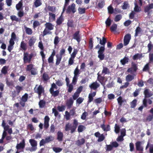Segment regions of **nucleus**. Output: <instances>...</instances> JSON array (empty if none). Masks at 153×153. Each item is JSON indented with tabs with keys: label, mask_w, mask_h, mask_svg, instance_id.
<instances>
[{
	"label": "nucleus",
	"mask_w": 153,
	"mask_h": 153,
	"mask_svg": "<svg viewBox=\"0 0 153 153\" xmlns=\"http://www.w3.org/2000/svg\"><path fill=\"white\" fill-rule=\"evenodd\" d=\"M29 142L32 147L29 148L28 150L31 152L35 151L37 149V141L34 139H31L29 140Z\"/></svg>",
	"instance_id": "1"
},
{
	"label": "nucleus",
	"mask_w": 153,
	"mask_h": 153,
	"mask_svg": "<svg viewBox=\"0 0 153 153\" xmlns=\"http://www.w3.org/2000/svg\"><path fill=\"white\" fill-rule=\"evenodd\" d=\"M33 54L32 53L28 54L25 53L24 54L23 60L25 63H30Z\"/></svg>",
	"instance_id": "2"
},
{
	"label": "nucleus",
	"mask_w": 153,
	"mask_h": 153,
	"mask_svg": "<svg viewBox=\"0 0 153 153\" xmlns=\"http://www.w3.org/2000/svg\"><path fill=\"white\" fill-rule=\"evenodd\" d=\"M105 50L104 47H101L98 53V57L100 60H103L104 58V55L103 53Z\"/></svg>",
	"instance_id": "3"
},
{
	"label": "nucleus",
	"mask_w": 153,
	"mask_h": 153,
	"mask_svg": "<svg viewBox=\"0 0 153 153\" xmlns=\"http://www.w3.org/2000/svg\"><path fill=\"white\" fill-rule=\"evenodd\" d=\"M34 91L35 92L38 94L39 97H40L41 94L43 92L44 90L41 86H38L36 85L34 88Z\"/></svg>",
	"instance_id": "4"
},
{
	"label": "nucleus",
	"mask_w": 153,
	"mask_h": 153,
	"mask_svg": "<svg viewBox=\"0 0 153 153\" xmlns=\"http://www.w3.org/2000/svg\"><path fill=\"white\" fill-rule=\"evenodd\" d=\"M131 35L129 34H126L124 37V45L126 46L129 43L131 39Z\"/></svg>",
	"instance_id": "5"
},
{
	"label": "nucleus",
	"mask_w": 153,
	"mask_h": 153,
	"mask_svg": "<svg viewBox=\"0 0 153 153\" xmlns=\"http://www.w3.org/2000/svg\"><path fill=\"white\" fill-rule=\"evenodd\" d=\"M137 69V65L135 64L132 63L131 65V67L128 68L127 70V71L131 74L134 72H135Z\"/></svg>",
	"instance_id": "6"
},
{
	"label": "nucleus",
	"mask_w": 153,
	"mask_h": 153,
	"mask_svg": "<svg viewBox=\"0 0 153 153\" xmlns=\"http://www.w3.org/2000/svg\"><path fill=\"white\" fill-rule=\"evenodd\" d=\"M78 124L77 121L74 119V120L73 125L71 126V133H73L76 130Z\"/></svg>",
	"instance_id": "7"
},
{
	"label": "nucleus",
	"mask_w": 153,
	"mask_h": 153,
	"mask_svg": "<svg viewBox=\"0 0 153 153\" xmlns=\"http://www.w3.org/2000/svg\"><path fill=\"white\" fill-rule=\"evenodd\" d=\"M72 11L73 13H74L76 11L75 9V4L73 3L71 5L69 6L67 10V12H69Z\"/></svg>",
	"instance_id": "8"
},
{
	"label": "nucleus",
	"mask_w": 153,
	"mask_h": 153,
	"mask_svg": "<svg viewBox=\"0 0 153 153\" xmlns=\"http://www.w3.org/2000/svg\"><path fill=\"white\" fill-rule=\"evenodd\" d=\"M50 118L48 116H46L44 118V127L46 129H47L49 127V122Z\"/></svg>",
	"instance_id": "9"
},
{
	"label": "nucleus",
	"mask_w": 153,
	"mask_h": 153,
	"mask_svg": "<svg viewBox=\"0 0 153 153\" xmlns=\"http://www.w3.org/2000/svg\"><path fill=\"white\" fill-rule=\"evenodd\" d=\"M25 146V142L24 140H23L22 142L19 144H18L16 146V148L17 149H23Z\"/></svg>",
	"instance_id": "10"
},
{
	"label": "nucleus",
	"mask_w": 153,
	"mask_h": 153,
	"mask_svg": "<svg viewBox=\"0 0 153 153\" xmlns=\"http://www.w3.org/2000/svg\"><path fill=\"white\" fill-rule=\"evenodd\" d=\"M14 40L12 39H10L9 41V45L8 47V50L9 52H10L13 48V46L14 44Z\"/></svg>",
	"instance_id": "11"
},
{
	"label": "nucleus",
	"mask_w": 153,
	"mask_h": 153,
	"mask_svg": "<svg viewBox=\"0 0 153 153\" xmlns=\"http://www.w3.org/2000/svg\"><path fill=\"white\" fill-rule=\"evenodd\" d=\"M99 84L96 82L92 83L91 84L89 85V86L91 89L95 90L99 87Z\"/></svg>",
	"instance_id": "12"
},
{
	"label": "nucleus",
	"mask_w": 153,
	"mask_h": 153,
	"mask_svg": "<svg viewBox=\"0 0 153 153\" xmlns=\"http://www.w3.org/2000/svg\"><path fill=\"white\" fill-rule=\"evenodd\" d=\"M141 142L140 141H138L135 143V146L136 149L138 151H143V148L141 146Z\"/></svg>",
	"instance_id": "13"
},
{
	"label": "nucleus",
	"mask_w": 153,
	"mask_h": 153,
	"mask_svg": "<svg viewBox=\"0 0 153 153\" xmlns=\"http://www.w3.org/2000/svg\"><path fill=\"white\" fill-rule=\"evenodd\" d=\"M96 94V92H94L92 93H90L88 95V103L92 102L93 99V97H94Z\"/></svg>",
	"instance_id": "14"
},
{
	"label": "nucleus",
	"mask_w": 153,
	"mask_h": 153,
	"mask_svg": "<svg viewBox=\"0 0 153 153\" xmlns=\"http://www.w3.org/2000/svg\"><path fill=\"white\" fill-rule=\"evenodd\" d=\"M153 8V4H149L145 8V12L148 13V14H149V11L151 9Z\"/></svg>",
	"instance_id": "15"
},
{
	"label": "nucleus",
	"mask_w": 153,
	"mask_h": 153,
	"mask_svg": "<svg viewBox=\"0 0 153 153\" xmlns=\"http://www.w3.org/2000/svg\"><path fill=\"white\" fill-rule=\"evenodd\" d=\"M46 28L49 30H52L53 29L54 25L50 23H47L45 25Z\"/></svg>",
	"instance_id": "16"
},
{
	"label": "nucleus",
	"mask_w": 153,
	"mask_h": 153,
	"mask_svg": "<svg viewBox=\"0 0 153 153\" xmlns=\"http://www.w3.org/2000/svg\"><path fill=\"white\" fill-rule=\"evenodd\" d=\"M57 139L59 141H61L62 140L63 134L60 131H59L57 133Z\"/></svg>",
	"instance_id": "17"
},
{
	"label": "nucleus",
	"mask_w": 153,
	"mask_h": 153,
	"mask_svg": "<svg viewBox=\"0 0 153 153\" xmlns=\"http://www.w3.org/2000/svg\"><path fill=\"white\" fill-rule=\"evenodd\" d=\"M36 39L34 37H32L28 42V44L30 47H32L33 45L36 41Z\"/></svg>",
	"instance_id": "18"
},
{
	"label": "nucleus",
	"mask_w": 153,
	"mask_h": 153,
	"mask_svg": "<svg viewBox=\"0 0 153 153\" xmlns=\"http://www.w3.org/2000/svg\"><path fill=\"white\" fill-rule=\"evenodd\" d=\"M101 127L105 131H109L110 129V126L108 125L105 126L103 124L101 125Z\"/></svg>",
	"instance_id": "19"
},
{
	"label": "nucleus",
	"mask_w": 153,
	"mask_h": 153,
	"mask_svg": "<svg viewBox=\"0 0 153 153\" xmlns=\"http://www.w3.org/2000/svg\"><path fill=\"white\" fill-rule=\"evenodd\" d=\"M73 38L74 39H76L78 42H79L80 41L79 31H77L74 33V35Z\"/></svg>",
	"instance_id": "20"
},
{
	"label": "nucleus",
	"mask_w": 153,
	"mask_h": 153,
	"mask_svg": "<svg viewBox=\"0 0 153 153\" xmlns=\"http://www.w3.org/2000/svg\"><path fill=\"white\" fill-rule=\"evenodd\" d=\"M76 108L75 107H74L73 109L71 110L70 111V114L71 116L73 117H75L77 116V115L75 112V110Z\"/></svg>",
	"instance_id": "21"
},
{
	"label": "nucleus",
	"mask_w": 153,
	"mask_h": 153,
	"mask_svg": "<svg viewBox=\"0 0 153 153\" xmlns=\"http://www.w3.org/2000/svg\"><path fill=\"white\" fill-rule=\"evenodd\" d=\"M85 142V140L83 138L77 140L76 143V144L78 146H80L83 144Z\"/></svg>",
	"instance_id": "22"
},
{
	"label": "nucleus",
	"mask_w": 153,
	"mask_h": 153,
	"mask_svg": "<svg viewBox=\"0 0 153 153\" xmlns=\"http://www.w3.org/2000/svg\"><path fill=\"white\" fill-rule=\"evenodd\" d=\"M118 103L120 105H122V103L126 102L125 100L123 99L121 97H119L117 99Z\"/></svg>",
	"instance_id": "23"
},
{
	"label": "nucleus",
	"mask_w": 153,
	"mask_h": 153,
	"mask_svg": "<svg viewBox=\"0 0 153 153\" xmlns=\"http://www.w3.org/2000/svg\"><path fill=\"white\" fill-rule=\"evenodd\" d=\"M56 65H58L60 63L62 58V56L61 55H59V54L56 55Z\"/></svg>",
	"instance_id": "24"
},
{
	"label": "nucleus",
	"mask_w": 153,
	"mask_h": 153,
	"mask_svg": "<svg viewBox=\"0 0 153 153\" xmlns=\"http://www.w3.org/2000/svg\"><path fill=\"white\" fill-rule=\"evenodd\" d=\"M143 57L142 54L137 53L133 56V59L134 60L140 59Z\"/></svg>",
	"instance_id": "25"
},
{
	"label": "nucleus",
	"mask_w": 153,
	"mask_h": 153,
	"mask_svg": "<svg viewBox=\"0 0 153 153\" xmlns=\"http://www.w3.org/2000/svg\"><path fill=\"white\" fill-rule=\"evenodd\" d=\"M2 126L4 128V131H7L9 128V126L8 125H6L5 121L4 120H3V122L1 124Z\"/></svg>",
	"instance_id": "26"
},
{
	"label": "nucleus",
	"mask_w": 153,
	"mask_h": 153,
	"mask_svg": "<svg viewBox=\"0 0 153 153\" xmlns=\"http://www.w3.org/2000/svg\"><path fill=\"white\" fill-rule=\"evenodd\" d=\"M110 73L109 70L108 68L103 66V70L102 71V74H109Z\"/></svg>",
	"instance_id": "27"
},
{
	"label": "nucleus",
	"mask_w": 153,
	"mask_h": 153,
	"mask_svg": "<svg viewBox=\"0 0 153 153\" xmlns=\"http://www.w3.org/2000/svg\"><path fill=\"white\" fill-rule=\"evenodd\" d=\"M49 19L50 22H53L54 21L55 19V14L51 13H49Z\"/></svg>",
	"instance_id": "28"
},
{
	"label": "nucleus",
	"mask_w": 153,
	"mask_h": 153,
	"mask_svg": "<svg viewBox=\"0 0 153 153\" xmlns=\"http://www.w3.org/2000/svg\"><path fill=\"white\" fill-rule=\"evenodd\" d=\"M134 79V76L130 74L127 75L126 78V80L128 82H130Z\"/></svg>",
	"instance_id": "29"
},
{
	"label": "nucleus",
	"mask_w": 153,
	"mask_h": 153,
	"mask_svg": "<svg viewBox=\"0 0 153 153\" xmlns=\"http://www.w3.org/2000/svg\"><path fill=\"white\" fill-rule=\"evenodd\" d=\"M106 39L104 37L102 38V40L101 39H100V44L102 45V47H104L105 48V44L106 43Z\"/></svg>",
	"instance_id": "30"
},
{
	"label": "nucleus",
	"mask_w": 153,
	"mask_h": 153,
	"mask_svg": "<svg viewBox=\"0 0 153 153\" xmlns=\"http://www.w3.org/2000/svg\"><path fill=\"white\" fill-rule=\"evenodd\" d=\"M134 4L135 5V7L134 8V11L137 12L140 11L141 10V9L140 7H138L137 2H134Z\"/></svg>",
	"instance_id": "31"
},
{
	"label": "nucleus",
	"mask_w": 153,
	"mask_h": 153,
	"mask_svg": "<svg viewBox=\"0 0 153 153\" xmlns=\"http://www.w3.org/2000/svg\"><path fill=\"white\" fill-rule=\"evenodd\" d=\"M145 96L146 97H149L152 95L153 94L151 93H149L147 89L145 90L144 91Z\"/></svg>",
	"instance_id": "32"
},
{
	"label": "nucleus",
	"mask_w": 153,
	"mask_h": 153,
	"mask_svg": "<svg viewBox=\"0 0 153 153\" xmlns=\"http://www.w3.org/2000/svg\"><path fill=\"white\" fill-rule=\"evenodd\" d=\"M34 5L36 7L39 6L42 4L41 0H36L34 3Z\"/></svg>",
	"instance_id": "33"
},
{
	"label": "nucleus",
	"mask_w": 153,
	"mask_h": 153,
	"mask_svg": "<svg viewBox=\"0 0 153 153\" xmlns=\"http://www.w3.org/2000/svg\"><path fill=\"white\" fill-rule=\"evenodd\" d=\"M25 28L26 32L27 34L28 35H31L32 34L33 31L31 28L27 27L25 26Z\"/></svg>",
	"instance_id": "34"
},
{
	"label": "nucleus",
	"mask_w": 153,
	"mask_h": 153,
	"mask_svg": "<svg viewBox=\"0 0 153 153\" xmlns=\"http://www.w3.org/2000/svg\"><path fill=\"white\" fill-rule=\"evenodd\" d=\"M54 137L51 136H49L46 137L45 139L47 143L50 142L51 141H52L54 140Z\"/></svg>",
	"instance_id": "35"
},
{
	"label": "nucleus",
	"mask_w": 153,
	"mask_h": 153,
	"mask_svg": "<svg viewBox=\"0 0 153 153\" xmlns=\"http://www.w3.org/2000/svg\"><path fill=\"white\" fill-rule=\"evenodd\" d=\"M50 91L51 93L54 97L57 96L59 94V91L58 90L54 91V90H53L52 89H50Z\"/></svg>",
	"instance_id": "36"
},
{
	"label": "nucleus",
	"mask_w": 153,
	"mask_h": 153,
	"mask_svg": "<svg viewBox=\"0 0 153 153\" xmlns=\"http://www.w3.org/2000/svg\"><path fill=\"white\" fill-rule=\"evenodd\" d=\"M128 58L125 57L123 59L120 60V62L123 65H124L128 62Z\"/></svg>",
	"instance_id": "37"
},
{
	"label": "nucleus",
	"mask_w": 153,
	"mask_h": 153,
	"mask_svg": "<svg viewBox=\"0 0 153 153\" xmlns=\"http://www.w3.org/2000/svg\"><path fill=\"white\" fill-rule=\"evenodd\" d=\"M8 69V67L7 66H4L3 67L1 70L2 73L4 74H6L7 73Z\"/></svg>",
	"instance_id": "38"
},
{
	"label": "nucleus",
	"mask_w": 153,
	"mask_h": 153,
	"mask_svg": "<svg viewBox=\"0 0 153 153\" xmlns=\"http://www.w3.org/2000/svg\"><path fill=\"white\" fill-rule=\"evenodd\" d=\"M113 146L110 144V145H106L105 148L106 151L109 152L111 151L113 149Z\"/></svg>",
	"instance_id": "39"
},
{
	"label": "nucleus",
	"mask_w": 153,
	"mask_h": 153,
	"mask_svg": "<svg viewBox=\"0 0 153 153\" xmlns=\"http://www.w3.org/2000/svg\"><path fill=\"white\" fill-rule=\"evenodd\" d=\"M21 48L23 50H26L27 49L26 44L24 41H22L21 43Z\"/></svg>",
	"instance_id": "40"
},
{
	"label": "nucleus",
	"mask_w": 153,
	"mask_h": 153,
	"mask_svg": "<svg viewBox=\"0 0 153 153\" xmlns=\"http://www.w3.org/2000/svg\"><path fill=\"white\" fill-rule=\"evenodd\" d=\"M33 65L32 64H30L27 66L26 68V71H31L33 68Z\"/></svg>",
	"instance_id": "41"
},
{
	"label": "nucleus",
	"mask_w": 153,
	"mask_h": 153,
	"mask_svg": "<svg viewBox=\"0 0 153 153\" xmlns=\"http://www.w3.org/2000/svg\"><path fill=\"white\" fill-rule=\"evenodd\" d=\"M80 74L79 70L78 69V66H77L74 71V76H78V75Z\"/></svg>",
	"instance_id": "42"
},
{
	"label": "nucleus",
	"mask_w": 153,
	"mask_h": 153,
	"mask_svg": "<svg viewBox=\"0 0 153 153\" xmlns=\"http://www.w3.org/2000/svg\"><path fill=\"white\" fill-rule=\"evenodd\" d=\"M85 128V127L82 125L79 126L78 128V131L79 132H82Z\"/></svg>",
	"instance_id": "43"
},
{
	"label": "nucleus",
	"mask_w": 153,
	"mask_h": 153,
	"mask_svg": "<svg viewBox=\"0 0 153 153\" xmlns=\"http://www.w3.org/2000/svg\"><path fill=\"white\" fill-rule=\"evenodd\" d=\"M53 151L56 153L59 152H61L62 149L59 147H53Z\"/></svg>",
	"instance_id": "44"
},
{
	"label": "nucleus",
	"mask_w": 153,
	"mask_h": 153,
	"mask_svg": "<svg viewBox=\"0 0 153 153\" xmlns=\"http://www.w3.org/2000/svg\"><path fill=\"white\" fill-rule=\"evenodd\" d=\"M28 95L25 94L22 97L21 100L23 102H26L27 99Z\"/></svg>",
	"instance_id": "45"
},
{
	"label": "nucleus",
	"mask_w": 153,
	"mask_h": 153,
	"mask_svg": "<svg viewBox=\"0 0 153 153\" xmlns=\"http://www.w3.org/2000/svg\"><path fill=\"white\" fill-rule=\"evenodd\" d=\"M73 103V101L71 98L67 102V105L69 107L71 106Z\"/></svg>",
	"instance_id": "46"
},
{
	"label": "nucleus",
	"mask_w": 153,
	"mask_h": 153,
	"mask_svg": "<svg viewBox=\"0 0 153 153\" xmlns=\"http://www.w3.org/2000/svg\"><path fill=\"white\" fill-rule=\"evenodd\" d=\"M16 91L18 94H19L20 91L22 90L23 88L22 87L20 86H16L15 87Z\"/></svg>",
	"instance_id": "47"
},
{
	"label": "nucleus",
	"mask_w": 153,
	"mask_h": 153,
	"mask_svg": "<svg viewBox=\"0 0 153 153\" xmlns=\"http://www.w3.org/2000/svg\"><path fill=\"white\" fill-rule=\"evenodd\" d=\"M117 25L116 24L113 25L111 27V30L112 31H115L117 28Z\"/></svg>",
	"instance_id": "48"
},
{
	"label": "nucleus",
	"mask_w": 153,
	"mask_h": 153,
	"mask_svg": "<svg viewBox=\"0 0 153 153\" xmlns=\"http://www.w3.org/2000/svg\"><path fill=\"white\" fill-rule=\"evenodd\" d=\"M85 8H82L79 7L78 9V11L79 14H82L84 13L85 11Z\"/></svg>",
	"instance_id": "49"
},
{
	"label": "nucleus",
	"mask_w": 153,
	"mask_h": 153,
	"mask_svg": "<svg viewBox=\"0 0 153 153\" xmlns=\"http://www.w3.org/2000/svg\"><path fill=\"white\" fill-rule=\"evenodd\" d=\"M137 101L136 100H134L131 103V108H134L136 105Z\"/></svg>",
	"instance_id": "50"
},
{
	"label": "nucleus",
	"mask_w": 153,
	"mask_h": 153,
	"mask_svg": "<svg viewBox=\"0 0 153 153\" xmlns=\"http://www.w3.org/2000/svg\"><path fill=\"white\" fill-rule=\"evenodd\" d=\"M147 47L148 48V52H150L152 48V45L151 41H150Z\"/></svg>",
	"instance_id": "51"
},
{
	"label": "nucleus",
	"mask_w": 153,
	"mask_h": 153,
	"mask_svg": "<svg viewBox=\"0 0 153 153\" xmlns=\"http://www.w3.org/2000/svg\"><path fill=\"white\" fill-rule=\"evenodd\" d=\"M77 53V51L76 49H74L73 52L71 55V57L73 58H74L76 56V55Z\"/></svg>",
	"instance_id": "52"
},
{
	"label": "nucleus",
	"mask_w": 153,
	"mask_h": 153,
	"mask_svg": "<svg viewBox=\"0 0 153 153\" xmlns=\"http://www.w3.org/2000/svg\"><path fill=\"white\" fill-rule=\"evenodd\" d=\"M149 63H147L144 67L143 69V71H148L149 70Z\"/></svg>",
	"instance_id": "53"
},
{
	"label": "nucleus",
	"mask_w": 153,
	"mask_h": 153,
	"mask_svg": "<svg viewBox=\"0 0 153 153\" xmlns=\"http://www.w3.org/2000/svg\"><path fill=\"white\" fill-rule=\"evenodd\" d=\"M65 116L66 119L67 120H69L70 119V116L71 115H70V113H69V112H68V111H66L65 112Z\"/></svg>",
	"instance_id": "54"
},
{
	"label": "nucleus",
	"mask_w": 153,
	"mask_h": 153,
	"mask_svg": "<svg viewBox=\"0 0 153 153\" xmlns=\"http://www.w3.org/2000/svg\"><path fill=\"white\" fill-rule=\"evenodd\" d=\"M122 18V16L120 15H118L116 16L114 19V21L118 22Z\"/></svg>",
	"instance_id": "55"
},
{
	"label": "nucleus",
	"mask_w": 153,
	"mask_h": 153,
	"mask_svg": "<svg viewBox=\"0 0 153 153\" xmlns=\"http://www.w3.org/2000/svg\"><path fill=\"white\" fill-rule=\"evenodd\" d=\"M128 7V4L127 2H125L122 7V8L124 10L127 9Z\"/></svg>",
	"instance_id": "56"
},
{
	"label": "nucleus",
	"mask_w": 153,
	"mask_h": 153,
	"mask_svg": "<svg viewBox=\"0 0 153 153\" xmlns=\"http://www.w3.org/2000/svg\"><path fill=\"white\" fill-rule=\"evenodd\" d=\"M10 18L12 21H19L20 19H18L17 17L15 16H11Z\"/></svg>",
	"instance_id": "57"
},
{
	"label": "nucleus",
	"mask_w": 153,
	"mask_h": 153,
	"mask_svg": "<svg viewBox=\"0 0 153 153\" xmlns=\"http://www.w3.org/2000/svg\"><path fill=\"white\" fill-rule=\"evenodd\" d=\"M71 125L69 123L67 124L65 126V130L66 131H69V130H71Z\"/></svg>",
	"instance_id": "58"
},
{
	"label": "nucleus",
	"mask_w": 153,
	"mask_h": 153,
	"mask_svg": "<svg viewBox=\"0 0 153 153\" xmlns=\"http://www.w3.org/2000/svg\"><path fill=\"white\" fill-rule=\"evenodd\" d=\"M30 71L32 75H35L37 74V70L34 68H33Z\"/></svg>",
	"instance_id": "59"
},
{
	"label": "nucleus",
	"mask_w": 153,
	"mask_h": 153,
	"mask_svg": "<svg viewBox=\"0 0 153 153\" xmlns=\"http://www.w3.org/2000/svg\"><path fill=\"white\" fill-rule=\"evenodd\" d=\"M107 97L109 100H112L115 98V95L112 94H110L108 95Z\"/></svg>",
	"instance_id": "60"
},
{
	"label": "nucleus",
	"mask_w": 153,
	"mask_h": 153,
	"mask_svg": "<svg viewBox=\"0 0 153 153\" xmlns=\"http://www.w3.org/2000/svg\"><path fill=\"white\" fill-rule=\"evenodd\" d=\"M115 131L116 133H118L120 131V127L117 124H115Z\"/></svg>",
	"instance_id": "61"
},
{
	"label": "nucleus",
	"mask_w": 153,
	"mask_h": 153,
	"mask_svg": "<svg viewBox=\"0 0 153 153\" xmlns=\"http://www.w3.org/2000/svg\"><path fill=\"white\" fill-rule=\"evenodd\" d=\"M78 79V76H74L73 78L72 84L74 85H75L76 84V83L77 82V80Z\"/></svg>",
	"instance_id": "62"
},
{
	"label": "nucleus",
	"mask_w": 153,
	"mask_h": 153,
	"mask_svg": "<svg viewBox=\"0 0 153 153\" xmlns=\"http://www.w3.org/2000/svg\"><path fill=\"white\" fill-rule=\"evenodd\" d=\"M45 102L43 100H42L40 101L39 103V105L40 107L42 108L45 105Z\"/></svg>",
	"instance_id": "63"
},
{
	"label": "nucleus",
	"mask_w": 153,
	"mask_h": 153,
	"mask_svg": "<svg viewBox=\"0 0 153 153\" xmlns=\"http://www.w3.org/2000/svg\"><path fill=\"white\" fill-rule=\"evenodd\" d=\"M22 6V3L21 1H20L16 5V7L17 10H19L21 8Z\"/></svg>",
	"instance_id": "64"
}]
</instances>
